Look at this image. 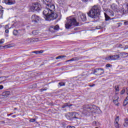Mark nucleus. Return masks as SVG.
<instances>
[{
    "mask_svg": "<svg viewBox=\"0 0 128 128\" xmlns=\"http://www.w3.org/2000/svg\"><path fill=\"white\" fill-rule=\"evenodd\" d=\"M30 122H36V119H34V118L30 119Z\"/></svg>",
    "mask_w": 128,
    "mask_h": 128,
    "instance_id": "36",
    "label": "nucleus"
},
{
    "mask_svg": "<svg viewBox=\"0 0 128 128\" xmlns=\"http://www.w3.org/2000/svg\"><path fill=\"white\" fill-rule=\"evenodd\" d=\"M4 48H8V46H4Z\"/></svg>",
    "mask_w": 128,
    "mask_h": 128,
    "instance_id": "53",
    "label": "nucleus"
},
{
    "mask_svg": "<svg viewBox=\"0 0 128 128\" xmlns=\"http://www.w3.org/2000/svg\"><path fill=\"white\" fill-rule=\"evenodd\" d=\"M48 90V88H42L40 90V92H44V90Z\"/></svg>",
    "mask_w": 128,
    "mask_h": 128,
    "instance_id": "31",
    "label": "nucleus"
},
{
    "mask_svg": "<svg viewBox=\"0 0 128 128\" xmlns=\"http://www.w3.org/2000/svg\"><path fill=\"white\" fill-rule=\"evenodd\" d=\"M14 110H18V108H14Z\"/></svg>",
    "mask_w": 128,
    "mask_h": 128,
    "instance_id": "57",
    "label": "nucleus"
},
{
    "mask_svg": "<svg viewBox=\"0 0 128 128\" xmlns=\"http://www.w3.org/2000/svg\"><path fill=\"white\" fill-rule=\"evenodd\" d=\"M125 100L128 102V96L126 97V98Z\"/></svg>",
    "mask_w": 128,
    "mask_h": 128,
    "instance_id": "49",
    "label": "nucleus"
},
{
    "mask_svg": "<svg viewBox=\"0 0 128 128\" xmlns=\"http://www.w3.org/2000/svg\"><path fill=\"white\" fill-rule=\"evenodd\" d=\"M126 90L128 91V88H126Z\"/></svg>",
    "mask_w": 128,
    "mask_h": 128,
    "instance_id": "54",
    "label": "nucleus"
},
{
    "mask_svg": "<svg viewBox=\"0 0 128 128\" xmlns=\"http://www.w3.org/2000/svg\"><path fill=\"white\" fill-rule=\"evenodd\" d=\"M43 4H46V8L43 12V14L46 20H54L58 18V14L53 12H54V5L52 4V0H41Z\"/></svg>",
    "mask_w": 128,
    "mask_h": 128,
    "instance_id": "1",
    "label": "nucleus"
},
{
    "mask_svg": "<svg viewBox=\"0 0 128 128\" xmlns=\"http://www.w3.org/2000/svg\"><path fill=\"white\" fill-rule=\"evenodd\" d=\"M11 114H12V113L11 114H10L8 116H10Z\"/></svg>",
    "mask_w": 128,
    "mask_h": 128,
    "instance_id": "55",
    "label": "nucleus"
},
{
    "mask_svg": "<svg viewBox=\"0 0 128 128\" xmlns=\"http://www.w3.org/2000/svg\"><path fill=\"white\" fill-rule=\"evenodd\" d=\"M66 106H68V103H66V104H64L62 106V108H66Z\"/></svg>",
    "mask_w": 128,
    "mask_h": 128,
    "instance_id": "27",
    "label": "nucleus"
},
{
    "mask_svg": "<svg viewBox=\"0 0 128 128\" xmlns=\"http://www.w3.org/2000/svg\"><path fill=\"white\" fill-rule=\"evenodd\" d=\"M124 126L125 128H126L128 126V119L127 118H125L124 120Z\"/></svg>",
    "mask_w": 128,
    "mask_h": 128,
    "instance_id": "19",
    "label": "nucleus"
},
{
    "mask_svg": "<svg viewBox=\"0 0 128 128\" xmlns=\"http://www.w3.org/2000/svg\"><path fill=\"white\" fill-rule=\"evenodd\" d=\"M124 92H126V90L123 89L120 92V94H124Z\"/></svg>",
    "mask_w": 128,
    "mask_h": 128,
    "instance_id": "33",
    "label": "nucleus"
},
{
    "mask_svg": "<svg viewBox=\"0 0 128 128\" xmlns=\"http://www.w3.org/2000/svg\"><path fill=\"white\" fill-rule=\"evenodd\" d=\"M118 98H120L116 95L113 97V102L117 106H120V104L118 103Z\"/></svg>",
    "mask_w": 128,
    "mask_h": 128,
    "instance_id": "11",
    "label": "nucleus"
},
{
    "mask_svg": "<svg viewBox=\"0 0 128 128\" xmlns=\"http://www.w3.org/2000/svg\"><path fill=\"white\" fill-rule=\"evenodd\" d=\"M124 24L125 26H128V21L124 22Z\"/></svg>",
    "mask_w": 128,
    "mask_h": 128,
    "instance_id": "40",
    "label": "nucleus"
},
{
    "mask_svg": "<svg viewBox=\"0 0 128 128\" xmlns=\"http://www.w3.org/2000/svg\"><path fill=\"white\" fill-rule=\"evenodd\" d=\"M38 52H39V54H42V52H44V50H40V51H38Z\"/></svg>",
    "mask_w": 128,
    "mask_h": 128,
    "instance_id": "44",
    "label": "nucleus"
},
{
    "mask_svg": "<svg viewBox=\"0 0 128 128\" xmlns=\"http://www.w3.org/2000/svg\"><path fill=\"white\" fill-rule=\"evenodd\" d=\"M75 30H78V28H74V29Z\"/></svg>",
    "mask_w": 128,
    "mask_h": 128,
    "instance_id": "51",
    "label": "nucleus"
},
{
    "mask_svg": "<svg viewBox=\"0 0 128 128\" xmlns=\"http://www.w3.org/2000/svg\"><path fill=\"white\" fill-rule=\"evenodd\" d=\"M2 88H4V86L0 85V90H2Z\"/></svg>",
    "mask_w": 128,
    "mask_h": 128,
    "instance_id": "42",
    "label": "nucleus"
},
{
    "mask_svg": "<svg viewBox=\"0 0 128 128\" xmlns=\"http://www.w3.org/2000/svg\"><path fill=\"white\" fill-rule=\"evenodd\" d=\"M33 54H40V52L38 51H35L33 52Z\"/></svg>",
    "mask_w": 128,
    "mask_h": 128,
    "instance_id": "37",
    "label": "nucleus"
},
{
    "mask_svg": "<svg viewBox=\"0 0 128 128\" xmlns=\"http://www.w3.org/2000/svg\"><path fill=\"white\" fill-rule=\"evenodd\" d=\"M41 10L42 6H40V4L38 2H35L32 4V6H30L29 11L33 12H40Z\"/></svg>",
    "mask_w": 128,
    "mask_h": 128,
    "instance_id": "5",
    "label": "nucleus"
},
{
    "mask_svg": "<svg viewBox=\"0 0 128 128\" xmlns=\"http://www.w3.org/2000/svg\"><path fill=\"white\" fill-rule=\"evenodd\" d=\"M66 86V84L63 82H60L58 83V86Z\"/></svg>",
    "mask_w": 128,
    "mask_h": 128,
    "instance_id": "22",
    "label": "nucleus"
},
{
    "mask_svg": "<svg viewBox=\"0 0 128 128\" xmlns=\"http://www.w3.org/2000/svg\"><path fill=\"white\" fill-rule=\"evenodd\" d=\"M72 118H76L77 120H80V118L81 115H80L78 113L76 112H72Z\"/></svg>",
    "mask_w": 128,
    "mask_h": 128,
    "instance_id": "12",
    "label": "nucleus"
},
{
    "mask_svg": "<svg viewBox=\"0 0 128 128\" xmlns=\"http://www.w3.org/2000/svg\"><path fill=\"white\" fill-rule=\"evenodd\" d=\"M83 114L86 116L88 112H96V105H86L81 110Z\"/></svg>",
    "mask_w": 128,
    "mask_h": 128,
    "instance_id": "3",
    "label": "nucleus"
},
{
    "mask_svg": "<svg viewBox=\"0 0 128 128\" xmlns=\"http://www.w3.org/2000/svg\"><path fill=\"white\" fill-rule=\"evenodd\" d=\"M120 56L118 55H114L112 56H108L105 58L106 60H120Z\"/></svg>",
    "mask_w": 128,
    "mask_h": 128,
    "instance_id": "7",
    "label": "nucleus"
},
{
    "mask_svg": "<svg viewBox=\"0 0 128 128\" xmlns=\"http://www.w3.org/2000/svg\"><path fill=\"white\" fill-rule=\"evenodd\" d=\"M96 86V84H92L89 85V86H90V88H92V86Z\"/></svg>",
    "mask_w": 128,
    "mask_h": 128,
    "instance_id": "39",
    "label": "nucleus"
},
{
    "mask_svg": "<svg viewBox=\"0 0 128 128\" xmlns=\"http://www.w3.org/2000/svg\"><path fill=\"white\" fill-rule=\"evenodd\" d=\"M82 2H88V0H82Z\"/></svg>",
    "mask_w": 128,
    "mask_h": 128,
    "instance_id": "43",
    "label": "nucleus"
},
{
    "mask_svg": "<svg viewBox=\"0 0 128 128\" xmlns=\"http://www.w3.org/2000/svg\"><path fill=\"white\" fill-rule=\"evenodd\" d=\"M128 104V101L126 100V99L124 102V104L123 106H126V104Z\"/></svg>",
    "mask_w": 128,
    "mask_h": 128,
    "instance_id": "26",
    "label": "nucleus"
},
{
    "mask_svg": "<svg viewBox=\"0 0 128 128\" xmlns=\"http://www.w3.org/2000/svg\"><path fill=\"white\" fill-rule=\"evenodd\" d=\"M79 20H82V22H86V16L85 14H81L79 16Z\"/></svg>",
    "mask_w": 128,
    "mask_h": 128,
    "instance_id": "15",
    "label": "nucleus"
},
{
    "mask_svg": "<svg viewBox=\"0 0 128 128\" xmlns=\"http://www.w3.org/2000/svg\"><path fill=\"white\" fill-rule=\"evenodd\" d=\"M109 15L110 16H114V12H109Z\"/></svg>",
    "mask_w": 128,
    "mask_h": 128,
    "instance_id": "29",
    "label": "nucleus"
},
{
    "mask_svg": "<svg viewBox=\"0 0 128 128\" xmlns=\"http://www.w3.org/2000/svg\"><path fill=\"white\" fill-rule=\"evenodd\" d=\"M68 108H70V106H72V104H70V105H68Z\"/></svg>",
    "mask_w": 128,
    "mask_h": 128,
    "instance_id": "46",
    "label": "nucleus"
},
{
    "mask_svg": "<svg viewBox=\"0 0 128 128\" xmlns=\"http://www.w3.org/2000/svg\"><path fill=\"white\" fill-rule=\"evenodd\" d=\"M60 4H61L60 3Z\"/></svg>",
    "mask_w": 128,
    "mask_h": 128,
    "instance_id": "59",
    "label": "nucleus"
},
{
    "mask_svg": "<svg viewBox=\"0 0 128 128\" xmlns=\"http://www.w3.org/2000/svg\"><path fill=\"white\" fill-rule=\"evenodd\" d=\"M42 40L40 38H28L26 40V42H28V44H30L32 42H40Z\"/></svg>",
    "mask_w": 128,
    "mask_h": 128,
    "instance_id": "9",
    "label": "nucleus"
},
{
    "mask_svg": "<svg viewBox=\"0 0 128 128\" xmlns=\"http://www.w3.org/2000/svg\"><path fill=\"white\" fill-rule=\"evenodd\" d=\"M66 58V56H60L56 58V60H60V58Z\"/></svg>",
    "mask_w": 128,
    "mask_h": 128,
    "instance_id": "21",
    "label": "nucleus"
},
{
    "mask_svg": "<svg viewBox=\"0 0 128 128\" xmlns=\"http://www.w3.org/2000/svg\"><path fill=\"white\" fill-rule=\"evenodd\" d=\"M4 14V10H0V16H2Z\"/></svg>",
    "mask_w": 128,
    "mask_h": 128,
    "instance_id": "35",
    "label": "nucleus"
},
{
    "mask_svg": "<svg viewBox=\"0 0 128 128\" xmlns=\"http://www.w3.org/2000/svg\"><path fill=\"white\" fill-rule=\"evenodd\" d=\"M112 65L110 64H106V68H112Z\"/></svg>",
    "mask_w": 128,
    "mask_h": 128,
    "instance_id": "30",
    "label": "nucleus"
},
{
    "mask_svg": "<svg viewBox=\"0 0 128 128\" xmlns=\"http://www.w3.org/2000/svg\"><path fill=\"white\" fill-rule=\"evenodd\" d=\"M115 90H116V92H118L119 88H118V86H115Z\"/></svg>",
    "mask_w": 128,
    "mask_h": 128,
    "instance_id": "34",
    "label": "nucleus"
},
{
    "mask_svg": "<svg viewBox=\"0 0 128 128\" xmlns=\"http://www.w3.org/2000/svg\"><path fill=\"white\" fill-rule=\"evenodd\" d=\"M4 2L6 4L12 6V4H16V1L14 0H5Z\"/></svg>",
    "mask_w": 128,
    "mask_h": 128,
    "instance_id": "14",
    "label": "nucleus"
},
{
    "mask_svg": "<svg viewBox=\"0 0 128 128\" xmlns=\"http://www.w3.org/2000/svg\"><path fill=\"white\" fill-rule=\"evenodd\" d=\"M88 14L90 18H98L100 14V8L98 6H94L88 12Z\"/></svg>",
    "mask_w": 128,
    "mask_h": 128,
    "instance_id": "2",
    "label": "nucleus"
},
{
    "mask_svg": "<svg viewBox=\"0 0 128 128\" xmlns=\"http://www.w3.org/2000/svg\"><path fill=\"white\" fill-rule=\"evenodd\" d=\"M104 16H105L106 20H110V16H108L106 14L104 13Z\"/></svg>",
    "mask_w": 128,
    "mask_h": 128,
    "instance_id": "20",
    "label": "nucleus"
},
{
    "mask_svg": "<svg viewBox=\"0 0 128 128\" xmlns=\"http://www.w3.org/2000/svg\"><path fill=\"white\" fill-rule=\"evenodd\" d=\"M128 54L127 53H126V52H124L123 53V54H124V56H126V54Z\"/></svg>",
    "mask_w": 128,
    "mask_h": 128,
    "instance_id": "50",
    "label": "nucleus"
},
{
    "mask_svg": "<svg viewBox=\"0 0 128 128\" xmlns=\"http://www.w3.org/2000/svg\"><path fill=\"white\" fill-rule=\"evenodd\" d=\"M2 96H4V98H8V96H10V91H6L3 92Z\"/></svg>",
    "mask_w": 128,
    "mask_h": 128,
    "instance_id": "16",
    "label": "nucleus"
},
{
    "mask_svg": "<svg viewBox=\"0 0 128 128\" xmlns=\"http://www.w3.org/2000/svg\"><path fill=\"white\" fill-rule=\"evenodd\" d=\"M67 128H75L74 126H68Z\"/></svg>",
    "mask_w": 128,
    "mask_h": 128,
    "instance_id": "41",
    "label": "nucleus"
},
{
    "mask_svg": "<svg viewBox=\"0 0 128 128\" xmlns=\"http://www.w3.org/2000/svg\"><path fill=\"white\" fill-rule=\"evenodd\" d=\"M96 128H98L96 127Z\"/></svg>",
    "mask_w": 128,
    "mask_h": 128,
    "instance_id": "58",
    "label": "nucleus"
},
{
    "mask_svg": "<svg viewBox=\"0 0 128 128\" xmlns=\"http://www.w3.org/2000/svg\"><path fill=\"white\" fill-rule=\"evenodd\" d=\"M9 26L10 24H7L5 26L6 30H10V28H14V26L16 27V23L14 24L12 26L10 27Z\"/></svg>",
    "mask_w": 128,
    "mask_h": 128,
    "instance_id": "18",
    "label": "nucleus"
},
{
    "mask_svg": "<svg viewBox=\"0 0 128 128\" xmlns=\"http://www.w3.org/2000/svg\"><path fill=\"white\" fill-rule=\"evenodd\" d=\"M5 32H6V34H8V32H9L8 29H6V30H5Z\"/></svg>",
    "mask_w": 128,
    "mask_h": 128,
    "instance_id": "38",
    "label": "nucleus"
},
{
    "mask_svg": "<svg viewBox=\"0 0 128 128\" xmlns=\"http://www.w3.org/2000/svg\"><path fill=\"white\" fill-rule=\"evenodd\" d=\"M4 42V39H2L0 40V44H2Z\"/></svg>",
    "mask_w": 128,
    "mask_h": 128,
    "instance_id": "32",
    "label": "nucleus"
},
{
    "mask_svg": "<svg viewBox=\"0 0 128 128\" xmlns=\"http://www.w3.org/2000/svg\"><path fill=\"white\" fill-rule=\"evenodd\" d=\"M93 74L96 76H102L104 74V70L102 68H96L93 70Z\"/></svg>",
    "mask_w": 128,
    "mask_h": 128,
    "instance_id": "6",
    "label": "nucleus"
},
{
    "mask_svg": "<svg viewBox=\"0 0 128 128\" xmlns=\"http://www.w3.org/2000/svg\"><path fill=\"white\" fill-rule=\"evenodd\" d=\"M31 20H32V22H38L40 18V16L33 14L32 16Z\"/></svg>",
    "mask_w": 128,
    "mask_h": 128,
    "instance_id": "8",
    "label": "nucleus"
},
{
    "mask_svg": "<svg viewBox=\"0 0 128 128\" xmlns=\"http://www.w3.org/2000/svg\"><path fill=\"white\" fill-rule=\"evenodd\" d=\"M73 26H78L76 20L74 17H68L67 18V22L65 24V27L67 30Z\"/></svg>",
    "mask_w": 128,
    "mask_h": 128,
    "instance_id": "4",
    "label": "nucleus"
},
{
    "mask_svg": "<svg viewBox=\"0 0 128 128\" xmlns=\"http://www.w3.org/2000/svg\"><path fill=\"white\" fill-rule=\"evenodd\" d=\"M110 8L113 10H115V12H120V6L118 5H116V4H112L110 6Z\"/></svg>",
    "mask_w": 128,
    "mask_h": 128,
    "instance_id": "10",
    "label": "nucleus"
},
{
    "mask_svg": "<svg viewBox=\"0 0 128 128\" xmlns=\"http://www.w3.org/2000/svg\"><path fill=\"white\" fill-rule=\"evenodd\" d=\"M122 44H120V48H122Z\"/></svg>",
    "mask_w": 128,
    "mask_h": 128,
    "instance_id": "52",
    "label": "nucleus"
},
{
    "mask_svg": "<svg viewBox=\"0 0 128 128\" xmlns=\"http://www.w3.org/2000/svg\"><path fill=\"white\" fill-rule=\"evenodd\" d=\"M120 122V117L117 116L115 118V122H114V126L116 128H120V124H118V122Z\"/></svg>",
    "mask_w": 128,
    "mask_h": 128,
    "instance_id": "13",
    "label": "nucleus"
},
{
    "mask_svg": "<svg viewBox=\"0 0 128 128\" xmlns=\"http://www.w3.org/2000/svg\"><path fill=\"white\" fill-rule=\"evenodd\" d=\"M18 30H14L13 31V34L14 36H18Z\"/></svg>",
    "mask_w": 128,
    "mask_h": 128,
    "instance_id": "23",
    "label": "nucleus"
},
{
    "mask_svg": "<svg viewBox=\"0 0 128 128\" xmlns=\"http://www.w3.org/2000/svg\"><path fill=\"white\" fill-rule=\"evenodd\" d=\"M12 118H16V115H13L12 116Z\"/></svg>",
    "mask_w": 128,
    "mask_h": 128,
    "instance_id": "47",
    "label": "nucleus"
},
{
    "mask_svg": "<svg viewBox=\"0 0 128 128\" xmlns=\"http://www.w3.org/2000/svg\"><path fill=\"white\" fill-rule=\"evenodd\" d=\"M66 118L68 120H72V112H68L67 114H66L65 115Z\"/></svg>",
    "mask_w": 128,
    "mask_h": 128,
    "instance_id": "17",
    "label": "nucleus"
},
{
    "mask_svg": "<svg viewBox=\"0 0 128 128\" xmlns=\"http://www.w3.org/2000/svg\"><path fill=\"white\" fill-rule=\"evenodd\" d=\"M74 60H76V58H72L71 60H67V62H74Z\"/></svg>",
    "mask_w": 128,
    "mask_h": 128,
    "instance_id": "28",
    "label": "nucleus"
},
{
    "mask_svg": "<svg viewBox=\"0 0 128 128\" xmlns=\"http://www.w3.org/2000/svg\"><path fill=\"white\" fill-rule=\"evenodd\" d=\"M0 10H2V6H0Z\"/></svg>",
    "mask_w": 128,
    "mask_h": 128,
    "instance_id": "45",
    "label": "nucleus"
},
{
    "mask_svg": "<svg viewBox=\"0 0 128 128\" xmlns=\"http://www.w3.org/2000/svg\"><path fill=\"white\" fill-rule=\"evenodd\" d=\"M6 36H8V35H6Z\"/></svg>",
    "mask_w": 128,
    "mask_h": 128,
    "instance_id": "56",
    "label": "nucleus"
},
{
    "mask_svg": "<svg viewBox=\"0 0 128 128\" xmlns=\"http://www.w3.org/2000/svg\"><path fill=\"white\" fill-rule=\"evenodd\" d=\"M32 34L34 36H36L38 34V31L36 30H35L32 31Z\"/></svg>",
    "mask_w": 128,
    "mask_h": 128,
    "instance_id": "24",
    "label": "nucleus"
},
{
    "mask_svg": "<svg viewBox=\"0 0 128 128\" xmlns=\"http://www.w3.org/2000/svg\"><path fill=\"white\" fill-rule=\"evenodd\" d=\"M93 124H96V122H93Z\"/></svg>",
    "mask_w": 128,
    "mask_h": 128,
    "instance_id": "48",
    "label": "nucleus"
},
{
    "mask_svg": "<svg viewBox=\"0 0 128 128\" xmlns=\"http://www.w3.org/2000/svg\"><path fill=\"white\" fill-rule=\"evenodd\" d=\"M54 30H58V29L60 28V26H56L54 27Z\"/></svg>",
    "mask_w": 128,
    "mask_h": 128,
    "instance_id": "25",
    "label": "nucleus"
}]
</instances>
